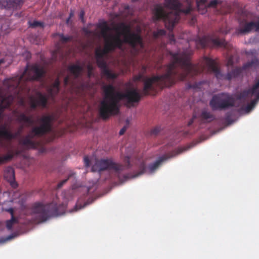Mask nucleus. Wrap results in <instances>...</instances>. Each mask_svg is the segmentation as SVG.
Segmentation results:
<instances>
[{"label": "nucleus", "instance_id": "f257e3e1", "mask_svg": "<svg viewBox=\"0 0 259 259\" xmlns=\"http://www.w3.org/2000/svg\"><path fill=\"white\" fill-rule=\"evenodd\" d=\"M192 53L189 50L170 53L171 60L166 66L165 73L161 75L151 78L140 74L134 77L135 81L144 82L143 94L148 95L150 92H155L157 89L169 87L175 83L177 80H186L188 77H192L201 73L203 70L198 65L190 62V56Z\"/></svg>", "mask_w": 259, "mask_h": 259}, {"label": "nucleus", "instance_id": "f03ea898", "mask_svg": "<svg viewBox=\"0 0 259 259\" xmlns=\"http://www.w3.org/2000/svg\"><path fill=\"white\" fill-rule=\"evenodd\" d=\"M103 90L104 96L100 104L99 113L104 120L118 114L120 101L125 99L127 104L131 105L138 102L141 99V95L136 89L128 90L125 93H122L116 91L113 84H109L104 85Z\"/></svg>", "mask_w": 259, "mask_h": 259}, {"label": "nucleus", "instance_id": "7ed1b4c3", "mask_svg": "<svg viewBox=\"0 0 259 259\" xmlns=\"http://www.w3.org/2000/svg\"><path fill=\"white\" fill-rule=\"evenodd\" d=\"M98 27L101 29V35L105 40V43H107V41L111 42L115 45H117L118 48H121L123 44V41L120 38L121 34L124 36V41L128 44L137 53L139 52L138 47H140L141 49L144 48L143 39L140 34L131 32L130 26L124 23H120L114 28L118 32L116 35L108 34L111 28L106 21L100 23Z\"/></svg>", "mask_w": 259, "mask_h": 259}, {"label": "nucleus", "instance_id": "20e7f679", "mask_svg": "<svg viewBox=\"0 0 259 259\" xmlns=\"http://www.w3.org/2000/svg\"><path fill=\"white\" fill-rule=\"evenodd\" d=\"M186 1L187 7L186 9H182V5L179 0H164L165 7L176 12L166 13L161 6L157 5L154 8V16L156 19H162L165 23V27L169 30H172L179 20V13L188 14L192 11L191 1L186 0Z\"/></svg>", "mask_w": 259, "mask_h": 259}, {"label": "nucleus", "instance_id": "39448f33", "mask_svg": "<svg viewBox=\"0 0 259 259\" xmlns=\"http://www.w3.org/2000/svg\"><path fill=\"white\" fill-rule=\"evenodd\" d=\"M45 73L44 69L37 64H33L30 66L27 65L20 76L5 79L4 81V85L9 91H12L19 88L23 81L39 79Z\"/></svg>", "mask_w": 259, "mask_h": 259}, {"label": "nucleus", "instance_id": "423d86ee", "mask_svg": "<svg viewBox=\"0 0 259 259\" xmlns=\"http://www.w3.org/2000/svg\"><path fill=\"white\" fill-rule=\"evenodd\" d=\"M53 116L45 115L38 119L39 125L34 126L28 134L20 140V144L29 148H34L36 143L32 140L34 138H40L50 133L52 128Z\"/></svg>", "mask_w": 259, "mask_h": 259}, {"label": "nucleus", "instance_id": "0eeeda50", "mask_svg": "<svg viewBox=\"0 0 259 259\" xmlns=\"http://www.w3.org/2000/svg\"><path fill=\"white\" fill-rule=\"evenodd\" d=\"M65 205L63 204L58 205L56 202L44 205L40 203L34 204L31 208L32 214L34 221L40 223L46 221L50 218L56 217L64 213Z\"/></svg>", "mask_w": 259, "mask_h": 259}, {"label": "nucleus", "instance_id": "6e6552de", "mask_svg": "<svg viewBox=\"0 0 259 259\" xmlns=\"http://www.w3.org/2000/svg\"><path fill=\"white\" fill-rule=\"evenodd\" d=\"M127 165L124 166L114 162L111 159L96 160L95 164L92 167V171L94 172L109 170L113 171L117 177L118 180L121 183L131 178L128 174H122V172L130 166V158L126 159Z\"/></svg>", "mask_w": 259, "mask_h": 259}, {"label": "nucleus", "instance_id": "1a4fd4ad", "mask_svg": "<svg viewBox=\"0 0 259 259\" xmlns=\"http://www.w3.org/2000/svg\"><path fill=\"white\" fill-rule=\"evenodd\" d=\"M117 48V45L113 43L107 41L105 43L103 49H97L95 50V58L96 63L101 70V73L103 77L108 80H114L118 76V74L111 70L108 66L106 61L104 59V56L110 52L113 51Z\"/></svg>", "mask_w": 259, "mask_h": 259}, {"label": "nucleus", "instance_id": "9d476101", "mask_svg": "<svg viewBox=\"0 0 259 259\" xmlns=\"http://www.w3.org/2000/svg\"><path fill=\"white\" fill-rule=\"evenodd\" d=\"M235 105V100L232 95L226 93H219L212 96L209 106L213 111L225 110Z\"/></svg>", "mask_w": 259, "mask_h": 259}, {"label": "nucleus", "instance_id": "9b49d317", "mask_svg": "<svg viewBox=\"0 0 259 259\" xmlns=\"http://www.w3.org/2000/svg\"><path fill=\"white\" fill-rule=\"evenodd\" d=\"M204 60L208 68V70L213 72L215 77L219 79L230 80L232 78L239 76L242 72V69L240 67H236L231 71L228 72L226 74H224L221 73L214 60L207 57H204Z\"/></svg>", "mask_w": 259, "mask_h": 259}, {"label": "nucleus", "instance_id": "f8f14e48", "mask_svg": "<svg viewBox=\"0 0 259 259\" xmlns=\"http://www.w3.org/2000/svg\"><path fill=\"white\" fill-rule=\"evenodd\" d=\"M196 45L198 48L205 47H226L227 42L224 39H220L215 34L208 35L202 37H199L196 40Z\"/></svg>", "mask_w": 259, "mask_h": 259}, {"label": "nucleus", "instance_id": "ddd939ff", "mask_svg": "<svg viewBox=\"0 0 259 259\" xmlns=\"http://www.w3.org/2000/svg\"><path fill=\"white\" fill-rule=\"evenodd\" d=\"M253 95L255 96L256 99L252 100L250 103L247 104L245 107V111L247 112H249L254 107L256 100H259V79L251 88L242 92L239 96V99H245Z\"/></svg>", "mask_w": 259, "mask_h": 259}, {"label": "nucleus", "instance_id": "4468645a", "mask_svg": "<svg viewBox=\"0 0 259 259\" xmlns=\"http://www.w3.org/2000/svg\"><path fill=\"white\" fill-rule=\"evenodd\" d=\"M251 31H259V21L247 22L244 19L240 21L239 27L237 29L238 34H247Z\"/></svg>", "mask_w": 259, "mask_h": 259}, {"label": "nucleus", "instance_id": "2eb2a0df", "mask_svg": "<svg viewBox=\"0 0 259 259\" xmlns=\"http://www.w3.org/2000/svg\"><path fill=\"white\" fill-rule=\"evenodd\" d=\"M36 98L31 96L29 98V103L30 107L32 109H35L38 106H40L42 108L47 107L48 98L39 92L36 93Z\"/></svg>", "mask_w": 259, "mask_h": 259}, {"label": "nucleus", "instance_id": "dca6fc26", "mask_svg": "<svg viewBox=\"0 0 259 259\" xmlns=\"http://www.w3.org/2000/svg\"><path fill=\"white\" fill-rule=\"evenodd\" d=\"M23 127L19 128V130L16 132L13 133L11 131L8 130L6 125H3L0 128V138L5 140L11 141L16 139L21 133Z\"/></svg>", "mask_w": 259, "mask_h": 259}, {"label": "nucleus", "instance_id": "f3484780", "mask_svg": "<svg viewBox=\"0 0 259 259\" xmlns=\"http://www.w3.org/2000/svg\"><path fill=\"white\" fill-rule=\"evenodd\" d=\"M24 4V0H3L2 6L7 9H20Z\"/></svg>", "mask_w": 259, "mask_h": 259}, {"label": "nucleus", "instance_id": "a211bd4d", "mask_svg": "<svg viewBox=\"0 0 259 259\" xmlns=\"http://www.w3.org/2000/svg\"><path fill=\"white\" fill-rule=\"evenodd\" d=\"M4 177L13 188H16L17 187V184L15 181V172L13 167H7L5 170Z\"/></svg>", "mask_w": 259, "mask_h": 259}, {"label": "nucleus", "instance_id": "6ab92c4d", "mask_svg": "<svg viewBox=\"0 0 259 259\" xmlns=\"http://www.w3.org/2000/svg\"><path fill=\"white\" fill-rule=\"evenodd\" d=\"M199 118L201 123H209L215 119L214 115L206 109L202 110Z\"/></svg>", "mask_w": 259, "mask_h": 259}, {"label": "nucleus", "instance_id": "aec40b11", "mask_svg": "<svg viewBox=\"0 0 259 259\" xmlns=\"http://www.w3.org/2000/svg\"><path fill=\"white\" fill-rule=\"evenodd\" d=\"M14 99V97L12 95L2 98L0 103V114L3 113L5 109L9 108L11 106Z\"/></svg>", "mask_w": 259, "mask_h": 259}, {"label": "nucleus", "instance_id": "412c9836", "mask_svg": "<svg viewBox=\"0 0 259 259\" xmlns=\"http://www.w3.org/2000/svg\"><path fill=\"white\" fill-rule=\"evenodd\" d=\"M3 210L9 212L11 215V219L6 221V227L8 230H10L12 229L13 226L18 223V221L17 218L14 216V209L13 208H9L8 209H4Z\"/></svg>", "mask_w": 259, "mask_h": 259}, {"label": "nucleus", "instance_id": "4be33fe9", "mask_svg": "<svg viewBox=\"0 0 259 259\" xmlns=\"http://www.w3.org/2000/svg\"><path fill=\"white\" fill-rule=\"evenodd\" d=\"M68 71L72 73L75 78H77L83 71V67L78 64H72L68 67Z\"/></svg>", "mask_w": 259, "mask_h": 259}, {"label": "nucleus", "instance_id": "5701e85b", "mask_svg": "<svg viewBox=\"0 0 259 259\" xmlns=\"http://www.w3.org/2000/svg\"><path fill=\"white\" fill-rule=\"evenodd\" d=\"M168 158L165 155L160 157L154 163L150 164L148 165V169L150 173L154 172L160 166L161 163Z\"/></svg>", "mask_w": 259, "mask_h": 259}, {"label": "nucleus", "instance_id": "b1692460", "mask_svg": "<svg viewBox=\"0 0 259 259\" xmlns=\"http://www.w3.org/2000/svg\"><path fill=\"white\" fill-rule=\"evenodd\" d=\"M19 152L16 150L15 151L13 150H10L9 153L4 156H0V164L6 163L9 161H10L14 157L15 155H17Z\"/></svg>", "mask_w": 259, "mask_h": 259}, {"label": "nucleus", "instance_id": "393cba45", "mask_svg": "<svg viewBox=\"0 0 259 259\" xmlns=\"http://www.w3.org/2000/svg\"><path fill=\"white\" fill-rule=\"evenodd\" d=\"M206 0H196L197 7L198 11L201 14L206 12Z\"/></svg>", "mask_w": 259, "mask_h": 259}, {"label": "nucleus", "instance_id": "a878e982", "mask_svg": "<svg viewBox=\"0 0 259 259\" xmlns=\"http://www.w3.org/2000/svg\"><path fill=\"white\" fill-rule=\"evenodd\" d=\"M17 120L20 122H24L29 124H32L33 122L31 117L27 116L24 113H21L18 115Z\"/></svg>", "mask_w": 259, "mask_h": 259}, {"label": "nucleus", "instance_id": "bb28decb", "mask_svg": "<svg viewBox=\"0 0 259 259\" xmlns=\"http://www.w3.org/2000/svg\"><path fill=\"white\" fill-rule=\"evenodd\" d=\"M56 35H58L60 37V41L62 44H66L67 42L71 41L72 39L71 36H64L63 33H57Z\"/></svg>", "mask_w": 259, "mask_h": 259}, {"label": "nucleus", "instance_id": "cd10ccee", "mask_svg": "<svg viewBox=\"0 0 259 259\" xmlns=\"http://www.w3.org/2000/svg\"><path fill=\"white\" fill-rule=\"evenodd\" d=\"M29 27L35 28L36 27H41L43 28L44 26V24L43 22L37 21H33V22L28 21V22Z\"/></svg>", "mask_w": 259, "mask_h": 259}, {"label": "nucleus", "instance_id": "c85d7f7f", "mask_svg": "<svg viewBox=\"0 0 259 259\" xmlns=\"http://www.w3.org/2000/svg\"><path fill=\"white\" fill-rule=\"evenodd\" d=\"M258 60L257 59L254 58V59H252L251 61L247 62L246 63H245L243 65V69H245L248 68H250L252 66H254L257 65L258 64Z\"/></svg>", "mask_w": 259, "mask_h": 259}, {"label": "nucleus", "instance_id": "c756f323", "mask_svg": "<svg viewBox=\"0 0 259 259\" xmlns=\"http://www.w3.org/2000/svg\"><path fill=\"white\" fill-rule=\"evenodd\" d=\"M221 0H211L207 5H206V9L207 8H216L217 7L222 4Z\"/></svg>", "mask_w": 259, "mask_h": 259}, {"label": "nucleus", "instance_id": "7c9ffc66", "mask_svg": "<svg viewBox=\"0 0 259 259\" xmlns=\"http://www.w3.org/2000/svg\"><path fill=\"white\" fill-rule=\"evenodd\" d=\"M74 175H75L74 173H73V172L70 173L68 175V178L67 179H65L62 180V181H61L60 183H59L58 184L57 186V189L61 188L64 185V184L66 183V182L69 179H70L71 178H74Z\"/></svg>", "mask_w": 259, "mask_h": 259}, {"label": "nucleus", "instance_id": "2f4dec72", "mask_svg": "<svg viewBox=\"0 0 259 259\" xmlns=\"http://www.w3.org/2000/svg\"><path fill=\"white\" fill-rule=\"evenodd\" d=\"M166 31L164 29H159L153 33V35L155 37L165 35Z\"/></svg>", "mask_w": 259, "mask_h": 259}, {"label": "nucleus", "instance_id": "473e14b6", "mask_svg": "<svg viewBox=\"0 0 259 259\" xmlns=\"http://www.w3.org/2000/svg\"><path fill=\"white\" fill-rule=\"evenodd\" d=\"M60 80L58 78H57L51 87L55 88L56 89V91L57 92L58 90H60Z\"/></svg>", "mask_w": 259, "mask_h": 259}, {"label": "nucleus", "instance_id": "72a5a7b5", "mask_svg": "<svg viewBox=\"0 0 259 259\" xmlns=\"http://www.w3.org/2000/svg\"><path fill=\"white\" fill-rule=\"evenodd\" d=\"M60 90H58L57 92L56 91V89L54 88L53 87H51L49 90V92L51 96H54L57 95L59 92Z\"/></svg>", "mask_w": 259, "mask_h": 259}, {"label": "nucleus", "instance_id": "f704fd0d", "mask_svg": "<svg viewBox=\"0 0 259 259\" xmlns=\"http://www.w3.org/2000/svg\"><path fill=\"white\" fill-rule=\"evenodd\" d=\"M161 128L159 126H156L151 131V135L156 136L157 135L160 131Z\"/></svg>", "mask_w": 259, "mask_h": 259}, {"label": "nucleus", "instance_id": "c9c22d12", "mask_svg": "<svg viewBox=\"0 0 259 259\" xmlns=\"http://www.w3.org/2000/svg\"><path fill=\"white\" fill-rule=\"evenodd\" d=\"M69 84H71L72 85L73 82L70 81L69 76H66L65 77L64 79V84L65 86H67Z\"/></svg>", "mask_w": 259, "mask_h": 259}, {"label": "nucleus", "instance_id": "e433bc0d", "mask_svg": "<svg viewBox=\"0 0 259 259\" xmlns=\"http://www.w3.org/2000/svg\"><path fill=\"white\" fill-rule=\"evenodd\" d=\"M87 69L88 70V76L89 77H90L92 76V72L93 70V67L92 65L89 64L87 66Z\"/></svg>", "mask_w": 259, "mask_h": 259}, {"label": "nucleus", "instance_id": "4c0bfd02", "mask_svg": "<svg viewBox=\"0 0 259 259\" xmlns=\"http://www.w3.org/2000/svg\"><path fill=\"white\" fill-rule=\"evenodd\" d=\"M84 164L86 167H89L90 165V160L88 156H84L83 158Z\"/></svg>", "mask_w": 259, "mask_h": 259}, {"label": "nucleus", "instance_id": "58836bf2", "mask_svg": "<svg viewBox=\"0 0 259 259\" xmlns=\"http://www.w3.org/2000/svg\"><path fill=\"white\" fill-rule=\"evenodd\" d=\"M140 168H141V170L139 174H138L136 176L141 175L145 172L146 167L144 163L142 164Z\"/></svg>", "mask_w": 259, "mask_h": 259}, {"label": "nucleus", "instance_id": "ea45409f", "mask_svg": "<svg viewBox=\"0 0 259 259\" xmlns=\"http://www.w3.org/2000/svg\"><path fill=\"white\" fill-rule=\"evenodd\" d=\"M85 13L83 10H81L79 13V19L81 20V21L84 23V16Z\"/></svg>", "mask_w": 259, "mask_h": 259}, {"label": "nucleus", "instance_id": "a19ab883", "mask_svg": "<svg viewBox=\"0 0 259 259\" xmlns=\"http://www.w3.org/2000/svg\"><path fill=\"white\" fill-rule=\"evenodd\" d=\"M233 63H234V61H233V58L232 57H230L228 60V61L227 63V66L228 67L232 66H233Z\"/></svg>", "mask_w": 259, "mask_h": 259}, {"label": "nucleus", "instance_id": "79ce46f5", "mask_svg": "<svg viewBox=\"0 0 259 259\" xmlns=\"http://www.w3.org/2000/svg\"><path fill=\"white\" fill-rule=\"evenodd\" d=\"M197 118V116L195 114H194L193 115V117L191 118V119L188 122V125L190 126L193 124V123L194 122L195 119Z\"/></svg>", "mask_w": 259, "mask_h": 259}, {"label": "nucleus", "instance_id": "37998d69", "mask_svg": "<svg viewBox=\"0 0 259 259\" xmlns=\"http://www.w3.org/2000/svg\"><path fill=\"white\" fill-rule=\"evenodd\" d=\"M127 129V126L125 125L119 131V135L121 136L124 134L126 130Z\"/></svg>", "mask_w": 259, "mask_h": 259}, {"label": "nucleus", "instance_id": "c03bdc74", "mask_svg": "<svg viewBox=\"0 0 259 259\" xmlns=\"http://www.w3.org/2000/svg\"><path fill=\"white\" fill-rule=\"evenodd\" d=\"M73 15H74V11L73 10H71L70 12L69 13V16L66 20L67 23H68L69 20L73 16Z\"/></svg>", "mask_w": 259, "mask_h": 259}, {"label": "nucleus", "instance_id": "a18cd8bd", "mask_svg": "<svg viewBox=\"0 0 259 259\" xmlns=\"http://www.w3.org/2000/svg\"><path fill=\"white\" fill-rule=\"evenodd\" d=\"M4 62V61L3 59H0V65Z\"/></svg>", "mask_w": 259, "mask_h": 259}, {"label": "nucleus", "instance_id": "49530a36", "mask_svg": "<svg viewBox=\"0 0 259 259\" xmlns=\"http://www.w3.org/2000/svg\"><path fill=\"white\" fill-rule=\"evenodd\" d=\"M8 193H9V192H5L4 193V194H8Z\"/></svg>", "mask_w": 259, "mask_h": 259}, {"label": "nucleus", "instance_id": "de8ad7c7", "mask_svg": "<svg viewBox=\"0 0 259 259\" xmlns=\"http://www.w3.org/2000/svg\"><path fill=\"white\" fill-rule=\"evenodd\" d=\"M60 51V49H57V50H56V51H57V52H59Z\"/></svg>", "mask_w": 259, "mask_h": 259}, {"label": "nucleus", "instance_id": "09e8293b", "mask_svg": "<svg viewBox=\"0 0 259 259\" xmlns=\"http://www.w3.org/2000/svg\"><path fill=\"white\" fill-rule=\"evenodd\" d=\"M182 151H183L182 150H180V151L179 152V153H180L182 152Z\"/></svg>", "mask_w": 259, "mask_h": 259}, {"label": "nucleus", "instance_id": "8fccbe9b", "mask_svg": "<svg viewBox=\"0 0 259 259\" xmlns=\"http://www.w3.org/2000/svg\"><path fill=\"white\" fill-rule=\"evenodd\" d=\"M2 5V1H0V5Z\"/></svg>", "mask_w": 259, "mask_h": 259}]
</instances>
